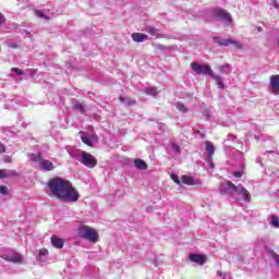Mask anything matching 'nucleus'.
<instances>
[{
    "label": "nucleus",
    "instance_id": "f257e3e1",
    "mask_svg": "<svg viewBox=\"0 0 279 279\" xmlns=\"http://www.w3.org/2000/svg\"><path fill=\"white\" fill-rule=\"evenodd\" d=\"M48 189L50 190L53 197L60 199L64 204H75L80 199V192L73 187L71 182L56 177L50 179L48 182Z\"/></svg>",
    "mask_w": 279,
    "mask_h": 279
},
{
    "label": "nucleus",
    "instance_id": "f03ea898",
    "mask_svg": "<svg viewBox=\"0 0 279 279\" xmlns=\"http://www.w3.org/2000/svg\"><path fill=\"white\" fill-rule=\"evenodd\" d=\"M219 191L221 195H229L233 199H236V195H241L244 202H251L252 195L250 191L245 189L243 185H234L231 181H226L225 183L220 184Z\"/></svg>",
    "mask_w": 279,
    "mask_h": 279
},
{
    "label": "nucleus",
    "instance_id": "7ed1b4c3",
    "mask_svg": "<svg viewBox=\"0 0 279 279\" xmlns=\"http://www.w3.org/2000/svg\"><path fill=\"white\" fill-rule=\"evenodd\" d=\"M191 69L196 73V75H209L211 80H215L218 88H221L222 90L226 88V85L223 84V80L220 75H215L213 72V68L208 64H199L197 62L191 63Z\"/></svg>",
    "mask_w": 279,
    "mask_h": 279
},
{
    "label": "nucleus",
    "instance_id": "20e7f679",
    "mask_svg": "<svg viewBox=\"0 0 279 279\" xmlns=\"http://www.w3.org/2000/svg\"><path fill=\"white\" fill-rule=\"evenodd\" d=\"M78 236H81V239H87V241H92V243H97L99 233L88 226H81L78 227Z\"/></svg>",
    "mask_w": 279,
    "mask_h": 279
},
{
    "label": "nucleus",
    "instance_id": "39448f33",
    "mask_svg": "<svg viewBox=\"0 0 279 279\" xmlns=\"http://www.w3.org/2000/svg\"><path fill=\"white\" fill-rule=\"evenodd\" d=\"M210 14L216 19V21H221L222 23H225L227 27L228 25H230V23H232V16L230 15V12L226 11V9H211Z\"/></svg>",
    "mask_w": 279,
    "mask_h": 279
},
{
    "label": "nucleus",
    "instance_id": "423d86ee",
    "mask_svg": "<svg viewBox=\"0 0 279 279\" xmlns=\"http://www.w3.org/2000/svg\"><path fill=\"white\" fill-rule=\"evenodd\" d=\"M213 40L215 45H218L219 47H230V45H233L235 49H243V45L241 43L231 38L214 37Z\"/></svg>",
    "mask_w": 279,
    "mask_h": 279
},
{
    "label": "nucleus",
    "instance_id": "0eeeda50",
    "mask_svg": "<svg viewBox=\"0 0 279 279\" xmlns=\"http://www.w3.org/2000/svg\"><path fill=\"white\" fill-rule=\"evenodd\" d=\"M0 258L7 260V263H13L14 265H23V256H21V254L14 251H9L8 253L0 255Z\"/></svg>",
    "mask_w": 279,
    "mask_h": 279
},
{
    "label": "nucleus",
    "instance_id": "6e6552de",
    "mask_svg": "<svg viewBox=\"0 0 279 279\" xmlns=\"http://www.w3.org/2000/svg\"><path fill=\"white\" fill-rule=\"evenodd\" d=\"M82 165L87 167L88 169H94L97 167V159L90 155V153L83 151L80 161Z\"/></svg>",
    "mask_w": 279,
    "mask_h": 279
},
{
    "label": "nucleus",
    "instance_id": "1a4fd4ad",
    "mask_svg": "<svg viewBox=\"0 0 279 279\" xmlns=\"http://www.w3.org/2000/svg\"><path fill=\"white\" fill-rule=\"evenodd\" d=\"M268 88L272 95H279V75H271Z\"/></svg>",
    "mask_w": 279,
    "mask_h": 279
},
{
    "label": "nucleus",
    "instance_id": "9d476101",
    "mask_svg": "<svg viewBox=\"0 0 279 279\" xmlns=\"http://www.w3.org/2000/svg\"><path fill=\"white\" fill-rule=\"evenodd\" d=\"M81 141L82 143H84L85 145H87L88 147H93V143H97V135L93 134V135H88L87 133H84L81 131Z\"/></svg>",
    "mask_w": 279,
    "mask_h": 279
},
{
    "label": "nucleus",
    "instance_id": "9b49d317",
    "mask_svg": "<svg viewBox=\"0 0 279 279\" xmlns=\"http://www.w3.org/2000/svg\"><path fill=\"white\" fill-rule=\"evenodd\" d=\"M65 151L70 157L73 158V160H77L80 162L83 153L82 150L75 148L74 146H65Z\"/></svg>",
    "mask_w": 279,
    "mask_h": 279
},
{
    "label": "nucleus",
    "instance_id": "f8f14e48",
    "mask_svg": "<svg viewBox=\"0 0 279 279\" xmlns=\"http://www.w3.org/2000/svg\"><path fill=\"white\" fill-rule=\"evenodd\" d=\"M38 169L40 171H53L54 167H53V162L51 160H47V159H41L39 161V165H38Z\"/></svg>",
    "mask_w": 279,
    "mask_h": 279
},
{
    "label": "nucleus",
    "instance_id": "ddd939ff",
    "mask_svg": "<svg viewBox=\"0 0 279 279\" xmlns=\"http://www.w3.org/2000/svg\"><path fill=\"white\" fill-rule=\"evenodd\" d=\"M51 245L57 247V250H62V247H64V240L57 235H52L51 236Z\"/></svg>",
    "mask_w": 279,
    "mask_h": 279
},
{
    "label": "nucleus",
    "instance_id": "4468645a",
    "mask_svg": "<svg viewBox=\"0 0 279 279\" xmlns=\"http://www.w3.org/2000/svg\"><path fill=\"white\" fill-rule=\"evenodd\" d=\"M132 38L134 43H145V40L149 39V36L143 34V33H133Z\"/></svg>",
    "mask_w": 279,
    "mask_h": 279
},
{
    "label": "nucleus",
    "instance_id": "2eb2a0df",
    "mask_svg": "<svg viewBox=\"0 0 279 279\" xmlns=\"http://www.w3.org/2000/svg\"><path fill=\"white\" fill-rule=\"evenodd\" d=\"M190 260L192 263H196L197 265H204L206 263V258L204 256L197 255V254H191Z\"/></svg>",
    "mask_w": 279,
    "mask_h": 279
},
{
    "label": "nucleus",
    "instance_id": "dca6fc26",
    "mask_svg": "<svg viewBox=\"0 0 279 279\" xmlns=\"http://www.w3.org/2000/svg\"><path fill=\"white\" fill-rule=\"evenodd\" d=\"M205 149H206V153L208 154V157L207 158H213V156H215V145L209 142V141H206L205 142Z\"/></svg>",
    "mask_w": 279,
    "mask_h": 279
},
{
    "label": "nucleus",
    "instance_id": "f3484780",
    "mask_svg": "<svg viewBox=\"0 0 279 279\" xmlns=\"http://www.w3.org/2000/svg\"><path fill=\"white\" fill-rule=\"evenodd\" d=\"M134 165L136 169H140V171H147V162L143 159H135Z\"/></svg>",
    "mask_w": 279,
    "mask_h": 279
},
{
    "label": "nucleus",
    "instance_id": "a211bd4d",
    "mask_svg": "<svg viewBox=\"0 0 279 279\" xmlns=\"http://www.w3.org/2000/svg\"><path fill=\"white\" fill-rule=\"evenodd\" d=\"M12 175H16V171L0 169V180H5V178H11Z\"/></svg>",
    "mask_w": 279,
    "mask_h": 279
},
{
    "label": "nucleus",
    "instance_id": "6ab92c4d",
    "mask_svg": "<svg viewBox=\"0 0 279 279\" xmlns=\"http://www.w3.org/2000/svg\"><path fill=\"white\" fill-rule=\"evenodd\" d=\"M145 32H147V34H149L150 36H154L155 38H160L159 34H158V28L154 27V26H145Z\"/></svg>",
    "mask_w": 279,
    "mask_h": 279
},
{
    "label": "nucleus",
    "instance_id": "aec40b11",
    "mask_svg": "<svg viewBox=\"0 0 279 279\" xmlns=\"http://www.w3.org/2000/svg\"><path fill=\"white\" fill-rule=\"evenodd\" d=\"M28 158L29 160H32V162H38L39 165L40 160H43V155L40 153L38 154L29 153Z\"/></svg>",
    "mask_w": 279,
    "mask_h": 279
},
{
    "label": "nucleus",
    "instance_id": "412c9836",
    "mask_svg": "<svg viewBox=\"0 0 279 279\" xmlns=\"http://www.w3.org/2000/svg\"><path fill=\"white\" fill-rule=\"evenodd\" d=\"M120 101L124 104V106H136V100L130 97H120Z\"/></svg>",
    "mask_w": 279,
    "mask_h": 279
},
{
    "label": "nucleus",
    "instance_id": "4be33fe9",
    "mask_svg": "<svg viewBox=\"0 0 279 279\" xmlns=\"http://www.w3.org/2000/svg\"><path fill=\"white\" fill-rule=\"evenodd\" d=\"M182 183L186 184L187 186H195V180L193 179V177L183 175Z\"/></svg>",
    "mask_w": 279,
    "mask_h": 279
},
{
    "label": "nucleus",
    "instance_id": "5701e85b",
    "mask_svg": "<svg viewBox=\"0 0 279 279\" xmlns=\"http://www.w3.org/2000/svg\"><path fill=\"white\" fill-rule=\"evenodd\" d=\"M231 69H232V65L230 64H225L219 66L220 73H225L226 75H230Z\"/></svg>",
    "mask_w": 279,
    "mask_h": 279
},
{
    "label": "nucleus",
    "instance_id": "b1692460",
    "mask_svg": "<svg viewBox=\"0 0 279 279\" xmlns=\"http://www.w3.org/2000/svg\"><path fill=\"white\" fill-rule=\"evenodd\" d=\"M145 93H146V95L156 97L158 95V89L156 87H146Z\"/></svg>",
    "mask_w": 279,
    "mask_h": 279
},
{
    "label": "nucleus",
    "instance_id": "393cba45",
    "mask_svg": "<svg viewBox=\"0 0 279 279\" xmlns=\"http://www.w3.org/2000/svg\"><path fill=\"white\" fill-rule=\"evenodd\" d=\"M177 109L180 111V112H189V109L186 108V106L182 102H177Z\"/></svg>",
    "mask_w": 279,
    "mask_h": 279
},
{
    "label": "nucleus",
    "instance_id": "a878e982",
    "mask_svg": "<svg viewBox=\"0 0 279 279\" xmlns=\"http://www.w3.org/2000/svg\"><path fill=\"white\" fill-rule=\"evenodd\" d=\"M271 226H274V228H279L278 217H275V216L271 217Z\"/></svg>",
    "mask_w": 279,
    "mask_h": 279
},
{
    "label": "nucleus",
    "instance_id": "bb28decb",
    "mask_svg": "<svg viewBox=\"0 0 279 279\" xmlns=\"http://www.w3.org/2000/svg\"><path fill=\"white\" fill-rule=\"evenodd\" d=\"M47 254H49V251H47L46 248L40 250L38 254L39 260H43V256H47Z\"/></svg>",
    "mask_w": 279,
    "mask_h": 279
},
{
    "label": "nucleus",
    "instance_id": "cd10ccee",
    "mask_svg": "<svg viewBox=\"0 0 279 279\" xmlns=\"http://www.w3.org/2000/svg\"><path fill=\"white\" fill-rule=\"evenodd\" d=\"M75 110H78L80 112H85V108H84V105L82 104H76L74 106Z\"/></svg>",
    "mask_w": 279,
    "mask_h": 279
},
{
    "label": "nucleus",
    "instance_id": "c85d7f7f",
    "mask_svg": "<svg viewBox=\"0 0 279 279\" xmlns=\"http://www.w3.org/2000/svg\"><path fill=\"white\" fill-rule=\"evenodd\" d=\"M172 149L175 154H180V151H182V148L178 144H172Z\"/></svg>",
    "mask_w": 279,
    "mask_h": 279
},
{
    "label": "nucleus",
    "instance_id": "c756f323",
    "mask_svg": "<svg viewBox=\"0 0 279 279\" xmlns=\"http://www.w3.org/2000/svg\"><path fill=\"white\" fill-rule=\"evenodd\" d=\"M11 71H12V73H15L19 76L23 75L22 70L19 68H12Z\"/></svg>",
    "mask_w": 279,
    "mask_h": 279
},
{
    "label": "nucleus",
    "instance_id": "7c9ffc66",
    "mask_svg": "<svg viewBox=\"0 0 279 279\" xmlns=\"http://www.w3.org/2000/svg\"><path fill=\"white\" fill-rule=\"evenodd\" d=\"M171 180H173V182H175V184H181L180 178L178 177V174H171Z\"/></svg>",
    "mask_w": 279,
    "mask_h": 279
},
{
    "label": "nucleus",
    "instance_id": "2f4dec72",
    "mask_svg": "<svg viewBox=\"0 0 279 279\" xmlns=\"http://www.w3.org/2000/svg\"><path fill=\"white\" fill-rule=\"evenodd\" d=\"M0 193H1V195H8V186L1 185L0 186Z\"/></svg>",
    "mask_w": 279,
    "mask_h": 279
},
{
    "label": "nucleus",
    "instance_id": "473e14b6",
    "mask_svg": "<svg viewBox=\"0 0 279 279\" xmlns=\"http://www.w3.org/2000/svg\"><path fill=\"white\" fill-rule=\"evenodd\" d=\"M207 163L210 167V169H215V163L213 162V157H207Z\"/></svg>",
    "mask_w": 279,
    "mask_h": 279
},
{
    "label": "nucleus",
    "instance_id": "72a5a7b5",
    "mask_svg": "<svg viewBox=\"0 0 279 279\" xmlns=\"http://www.w3.org/2000/svg\"><path fill=\"white\" fill-rule=\"evenodd\" d=\"M272 258L277 265H279V255L276 253H272Z\"/></svg>",
    "mask_w": 279,
    "mask_h": 279
},
{
    "label": "nucleus",
    "instance_id": "f704fd0d",
    "mask_svg": "<svg viewBox=\"0 0 279 279\" xmlns=\"http://www.w3.org/2000/svg\"><path fill=\"white\" fill-rule=\"evenodd\" d=\"M5 23V15L3 13H0V25H3Z\"/></svg>",
    "mask_w": 279,
    "mask_h": 279
},
{
    "label": "nucleus",
    "instance_id": "c9c22d12",
    "mask_svg": "<svg viewBox=\"0 0 279 279\" xmlns=\"http://www.w3.org/2000/svg\"><path fill=\"white\" fill-rule=\"evenodd\" d=\"M233 177L234 178H242L243 177V172H241V171L233 172Z\"/></svg>",
    "mask_w": 279,
    "mask_h": 279
},
{
    "label": "nucleus",
    "instance_id": "e433bc0d",
    "mask_svg": "<svg viewBox=\"0 0 279 279\" xmlns=\"http://www.w3.org/2000/svg\"><path fill=\"white\" fill-rule=\"evenodd\" d=\"M3 161H4V162H12V157H10V156H4Z\"/></svg>",
    "mask_w": 279,
    "mask_h": 279
},
{
    "label": "nucleus",
    "instance_id": "4c0bfd02",
    "mask_svg": "<svg viewBox=\"0 0 279 279\" xmlns=\"http://www.w3.org/2000/svg\"><path fill=\"white\" fill-rule=\"evenodd\" d=\"M5 146L3 144H0V154H4Z\"/></svg>",
    "mask_w": 279,
    "mask_h": 279
},
{
    "label": "nucleus",
    "instance_id": "58836bf2",
    "mask_svg": "<svg viewBox=\"0 0 279 279\" xmlns=\"http://www.w3.org/2000/svg\"><path fill=\"white\" fill-rule=\"evenodd\" d=\"M217 275L222 278V279H226V274L221 272V271H218Z\"/></svg>",
    "mask_w": 279,
    "mask_h": 279
},
{
    "label": "nucleus",
    "instance_id": "ea45409f",
    "mask_svg": "<svg viewBox=\"0 0 279 279\" xmlns=\"http://www.w3.org/2000/svg\"><path fill=\"white\" fill-rule=\"evenodd\" d=\"M265 154H276L274 150H267Z\"/></svg>",
    "mask_w": 279,
    "mask_h": 279
},
{
    "label": "nucleus",
    "instance_id": "a19ab883",
    "mask_svg": "<svg viewBox=\"0 0 279 279\" xmlns=\"http://www.w3.org/2000/svg\"><path fill=\"white\" fill-rule=\"evenodd\" d=\"M257 29H258V32H263V28H262V27H258Z\"/></svg>",
    "mask_w": 279,
    "mask_h": 279
},
{
    "label": "nucleus",
    "instance_id": "79ce46f5",
    "mask_svg": "<svg viewBox=\"0 0 279 279\" xmlns=\"http://www.w3.org/2000/svg\"><path fill=\"white\" fill-rule=\"evenodd\" d=\"M256 162H260V159H257Z\"/></svg>",
    "mask_w": 279,
    "mask_h": 279
},
{
    "label": "nucleus",
    "instance_id": "37998d69",
    "mask_svg": "<svg viewBox=\"0 0 279 279\" xmlns=\"http://www.w3.org/2000/svg\"><path fill=\"white\" fill-rule=\"evenodd\" d=\"M39 16H43V13H40Z\"/></svg>",
    "mask_w": 279,
    "mask_h": 279
},
{
    "label": "nucleus",
    "instance_id": "c03bdc74",
    "mask_svg": "<svg viewBox=\"0 0 279 279\" xmlns=\"http://www.w3.org/2000/svg\"><path fill=\"white\" fill-rule=\"evenodd\" d=\"M277 45H278V47H279V40H278Z\"/></svg>",
    "mask_w": 279,
    "mask_h": 279
}]
</instances>
